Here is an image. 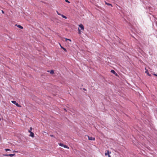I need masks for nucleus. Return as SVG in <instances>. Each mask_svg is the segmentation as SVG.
<instances>
[{
	"mask_svg": "<svg viewBox=\"0 0 157 157\" xmlns=\"http://www.w3.org/2000/svg\"><path fill=\"white\" fill-rule=\"evenodd\" d=\"M11 102L13 103L15 105H16L18 107H21V106L20 105H19L17 102L16 101H11Z\"/></svg>",
	"mask_w": 157,
	"mask_h": 157,
	"instance_id": "f257e3e1",
	"label": "nucleus"
},
{
	"mask_svg": "<svg viewBox=\"0 0 157 157\" xmlns=\"http://www.w3.org/2000/svg\"><path fill=\"white\" fill-rule=\"evenodd\" d=\"M88 140H93L94 141L95 140V138L94 137H90L89 136H88Z\"/></svg>",
	"mask_w": 157,
	"mask_h": 157,
	"instance_id": "f03ea898",
	"label": "nucleus"
},
{
	"mask_svg": "<svg viewBox=\"0 0 157 157\" xmlns=\"http://www.w3.org/2000/svg\"><path fill=\"white\" fill-rule=\"evenodd\" d=\"M79 27H80L81 28V30L84 29V26H83V25L82 24H81L79 25Z\"/></svg>",
	"mask_w": 157,
	"mask_h": 157,
	"instance_id": "7ed1b4c3",
	"label": "nucleus"
},
{
	"mask_svg": "<svg viewBox=\"0 0 157 157\" xmlns=\"http://www.w3.org/2000/svg\"><path fill=\"white\" fill-rule=\"evenodd\" d=\"M15 25L17 26L18 28H20L21 29H22L23 28V27L20 25Z\"/></svg>",
	"mask_w": 157,
	"mask_h": 157,
	"instance_id": "20e7f679",
	"label": "nucleus"
},
{
	"mask_svg": "<svg viewBox=\"0 0 157 157\" xmlns=\"http://www.w3.org/2000/svg\"><path fill=\"white\" fill-rule=\"evenodd\" d=\"M105 155H108V157H111L110 155L109 154V151H108L107 152L105 153Z\"/></svg>",
	"mask_w": 157,
	"mask_h": 157,
	"instance_id": "39448f33",
	"label": "nucleus"
},
{
	"mask_svg": "<svg viewBox=\"0 0 157 157\" xmlns=\"http://www.w3.org/2000/svg\"><path fill=\"white\" fill-rule=\"evenodd\" d=\"M29 136L32 137H34V136L33 133V132H31V133H30V135Z\"/></svg>",
	"mask_w": 157,
	"mask_h": 157,
	"instance_id": "423d86ee",
	"label": "nucleus"
},
{
	"mask_svg": "<svg viewBox=\"0 0 157 157\" xmlns=\"http://www.w3.org/2000/svg\"><path fill=\"white\" fill-rule=\"evenodd\" d=\"M60 45V47L61 48L63 49L65 52H67V49L64 48H63V46H62L60 44H59Z\"/></svg>",
	"mask_w": 157,
	"mask_h": 157,
	"instance_id": "0eeeda50",
	"label": "nucleus"
},
{
	"mask_svg": "<svg viewBox=\"0 0 157 157\" xmlns=\"http://www.w3.org/2000/svg\"><path fill=\"white\" fill-rule=\"evenodd\" d=\"M48 72H50V73L52 74H54V70H51L50 71V72L49 71H47Z\"/></svg>",
	"mask_w": 157,
	"mask_h": 157,
	"instance_id": "6e6552de",
	"label": "nucleus"
},
{
	"mask_svg": "<svg viewBox=\"0 0 157 157\" xmlns=\"http://www.w3.org/2000/svg\"><path fill=\"white\" fill-rule=\"evenodd\" d=\"M145 73L147 74L148 76H151V74H149L148 72V71L147 70L146 71H145Z\"/></svg>",
	"mask_w": 157,
	"mask_h": 157,
	"instance_id": "1a4fd4ad",
	"label": "nucleus"
},
{
	"mask_svg": "<svg viewBox=\"0 0 157 157\" xmlns=\"http://www.w3.org/2000/svg\"><path fill=\"white\" fill-rule=\"evenodd\" d=\"M105 2V4L106 5H107L108 6H112V4H110V3H108L107 2Z\"/></svg>",
	"mask_w": 157,
	"mask_h": 157,
	"instance_id": "9d476101",
	"label": "nucleus"
},
{
	"mask_svg": "<svg viewBox=\"0 0 157 157\" xmlns=\"http://www.w3.org/2000/svg\"><path fill=\"white\" fill-rule=\"evenodd\" d=\"M63 147H64L65 148H67V149H69V147L68 146L65 145H64V144Z\"/></svg>",
	"mask_w": 157,
	"mask_h": 157,
	"instance_id": "9b49d317",
	"label": "nucleus"
},
{
	"mask_svg": "<svg viewBox=\"0 0 157 157\" xmlns=\"http://www.w3.org/2000/svg\"><path fill=\"white\" fill-rule=\"evenodd\" d=\"M111 72L113 73L114 74H116L115 71L113 70H111Z\"/></svg>",
	"mask_w": 157,
	"mask_h": 157,
	"instance_id": "f8f14e48",
	"label": "nucleus"
},
{
	"mask_svg": "<svg viewBox=\"0 0 157 157\" xmlns=\"http://www.w3.org/2000/svg\"><path fill=\"white\" fill-rule=\"evenodd\" d=\"M61 16H62L63 18H64L67 19V17L66 16H64V15H63V14H61Z\"/></svg>",
	"mask_w": 157,
	"mask_h": 157,
	"instance_id": "ddd939ff",
	"label": "nucleus"
},
{
	"mask_svg": "<svg viewBox=\"0 0 157 157\" xmlns=\"http://www.w3.org/2000/svg\"><path fill=\"white\" fill-rule=\"evenodd\" d=\"M15 154H10L9 155V156H10V157H12L13 156H14L15 155Z\"/></svg>",
	"mask_w": 157,
	"mask_h": 157,
	"instance_id": "4468645a",
	"label": "nucleus"
},
{
	"mask_svg": "<svg viewBox=\"0 0 157 157\" xmlns=\"http://www.w3.org/2000/svg\"><path fill=\"white\" fill-rule=\"evenodd\" d=\"M63 144H62V143H60L59 144V145L60 146H61V147H63Z\"/></svg>",
	"mask_w": 157,
	"mask_h": 157,
	"instance_id": "2eb2a0df",
	"label": "nucleus"
},
{
	"mask_svg": "<svg viewBox=\"0 0 157 157\" xmlns=\"http://www.w3.org/2000/svg\"><path fill=\"white\" fill-rule=\"evenodd\" d=\"M5 150L6 151H11L10 150V149H5Z\"/></svg>",
	"mask_w": 157,
	"mask_h": 157,
	"instance_id": "dca6fc26",
	"label": "nucleus"
},
{
	"mask_svg": "<svg viewBox=\"0 0 157 157\" xmlns=\"http://www.w3.org/2000/svg\"><path fill=\"white\" fill-rule=\"evenodd\" d=\"M65 40H66V41H67V40H69V41H71V40L70 39H69L66 38L65 39Z\"/></svg>",
	"mask_w": 157,
	"mask_h": 157,
	"instance_id": "f3484780",
	"label": "nucleus"
},
{
	"mask_svg": "<svg viewBox=\"0 0 157 157\" xmlns=\"http://www.w3.org/2000/svg\"><path fill=\"white\" fill-rule=\"evenodd\" d=\"M56 12L57 13V14L59 15H60V16H61V13H59V12L57 11H56Z\"/></svg>",
	"mask_w": 157,
	"mask_h": 157,
	"instance_id": "a211bd4d",
	"label": "nucleus"
},
{
	"mask_svg": "<svg viewBox=\"0 0 157 157\" xmlns=\"http://www.w3.org/2000/svg\"><path fill=\"white\" fill-rule=\"evenodd\" d=\"M9 154H3V155L5 156H9Z\"/></svg>",
	"mask_w": 157,
	"mask_h": 157,
	"instance_id": "6ab92c4d",
	"label": "nucleus"
},
{
	"mask_svg": "<svg viewBox=\"0 0 157 157\" xmlns=\"http://www.w3.org/2000/svg\"><path fill=\"white\" fill-rule=\"evenodd\" d=\"M65 0L66 2H67L69 3H70V2L69 1H68V0Z\"/></svg>",
	"mask_w": 157,
	"mask_h": 157,
	"instance_id": "aec40b11",
	"label": "nucleus"
},
{
	"mask_svg": "<svg viewBox=\"0 0 157 157\" xmlns=\"http://www.w3.org/2000/svg\"><path fill=\"white\" fill-rule=\"evenodd\" d=\"M78 33L79 34H80L81 33V32H80V30L79 28L78 29Z\"/></svg>",
	"mask_w": 157,
	"mask_h": 157,
	"instance_id": "412c9836",
	"label": "nucleus"
},
{
	"mask_svg": "<svg viewBox=\"0 0 157 157\" xmlns=\"http://www.w3.org/2000/svg\"><path fill=\"white\" fill-rule=\"evenodd\" d=\"M28 132H30V133H31V132H32L31 131V130H29L28 131Z\"/></svg>",
	"mask_w": 157,
	"mask_h": 157,
	"instance_id": "4be33fe9",
	"label": "nucleus"
},
{
	"mask_svg": "<svg viewBox=\"0 0 157 157\" xmlns=\"http://www.w3.org/2000/svg\"><path fill=\"white\" fill-rule=\"evenodd\" d=\"M2 12L3 13H4V12L3 10H2Z\"/></svg>",
	"mask_w": 157,
	"mask_h": 157,
	"instance_id": "5701e85b",
	"label": "nucleus"
},
{
	"mask_svg": "<svg viewBox=\"0 0 157 157\" xmlns=\"http://www.w3.org/2000/svg\"><path fill=\"white\" fill-rule=\"evenodd\" d=\"M50 136L51 137H54V136L53 135H50Z\"/></svg>",
	"mask_w": 157,
	"mask_h": 157,
	"instance_id": "b1692460",
	"label": "nucleus"
},
{
	"mask_svg": "<svg viewBox=\"0 0 157 157\" xmlns=\"http://www.w3.org/2000/svg\"><path fill=\"white\" fill-rule=\"evenodd\" d=\"M83 90H85V91H86V89H85V88H83Z\"/></svg>",
	"mask_w": 157,
	"mask_h": 157,
	"instance_id": "393cba45",
	"label": "nucleus"
},
{
	"mask_svg": "<svg viewBox=\"0 0 157 157\" xmlns=\"http://www.w3.org/2000/svg\"><path fill=\"white\" fill-rule=\"evenodd\" d=\"M32 129V127H31L30 128V130H31Z\"/></svg>",
	"mask_w": 157,
	"mask_h": 157,
	"instance_id": "a878e982",
	"label": "nucleus"
},
{
	"mask_svg": "<svg viewBox=\"0 0 157 157\" xmlns=\"http://www.w3.org/2000/svg\"><path fill=\"white\" fill-rule=\"evenodd\" d=\"M116 76H117V74L116 73V74H115Z\"/></svg>",
	"mask_w": 157,
	"mask_h": 157,
	"instance_id": "bb28decb",
	"label": "nucleus"
},
{
	"mask_svg": "<svg viewBox=\"0 0 157 157\" xmlns=\"http://www.w3.org/2000/svg\"><path fill=\"white\" fill-rule=\"evenodd\" d=\"M154 75H155V76H156V75H157L155 74H154Z\"/></svg>",
	"mask_w": 157,
	"mask_h": 157,
	"instance_id": "cd10ccee",
	"label": "nucleus"
},
{
	"mask_svg": "<svg viewBox=\"0 0 157 157\" xmlns=\"http://www.w3.org/2000/svg\"><path fill=\"white\" fill-rule=\"evenodd\" d=\"M14 152H17V151H14Z\"/></svg>",
	"mask_w": 157,
	"mask_h": 157,
	"instance_id": "c85d7f7f",
	"label": "nucleus"
},
{
	"mask_svg": "<svg viewBox=\"0 0 157 157\" xmlns=\"http://www.w3.org/2000/svg\"><path fill=\"white\" fill-rule=\"evenodd\" d=\"M156 76H157V75H156Z\"/></svg>",
	"mask_w": 157,
	"mask_h": 157,
	"instance_id": "c756f323",
	"label": "nucleus"
}]
</instances>
